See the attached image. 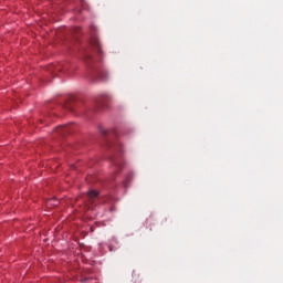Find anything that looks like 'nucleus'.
<instances>
[{"label":"nucleus","mask_w":283,"mask_h":283,"mask_svg":"<svg viewBox=\"0 0 283 283\" xmlns=\"http://www.w3.org/2000/svg\"><path fill=\"white\" fill-rule=\"evenodd\" d=\"M108 250H109V251H114V247L108 245Z\"/></svg>","instance_id":"nucleus-5"},{"label":"nucleus","mask_w":283,"mask_h":283,"mask_svg":"<svg viewBox=\"0 0 283 283\" xmlns=\"http://www.w3.org/2000/svg\"><path fill=\"white\" fill-rule=\"evenodd\" d=\"M97 77L99 81H106L107 80V73L105 71H98Z\"/></svg>","instance_id":"nucleus-2"},{"label":"nucleus","mask_w":283,"mask_h":283,"mask_svg":"<svg viewBox=\"0 0 283 283\" xmlns=\"http://www.w3.org/2000/svg\"><path fill=\"white\" fill-rule=\"evenodd\" d=\"M87 198H88V200H91V202H94V200H96V198H98V190H90L87 192Z\"/></svg>","instance_id":"nucleus-1"},{"label":"nucleus","mask_w":283,"mask_h":283,"mask_svg":"<svg viewBox=\"0 0 283 283\" xmlns=\"http://www.w3.org/2000/svg\"><path fill=\"white\" fill-rule=\"evenodd\" d=\"M132 178H134V174H128V180H132Z\"/></svg>","instance_id":"nucleus-4"},{"label":"nucleus","mask_w":283,"mask_h":283,"mask_svg":"<svg viewBox=\"0 0 283 283\" xmlns=\"http://www.w3.org/2000/svg\"><path fill=\"white\" fill-rule=\"evenodd\" d=\"M117 169H123V164L117 163Z\"/></svg>","instance_id":"nucleus-3"}]
</instances>
